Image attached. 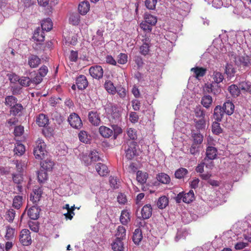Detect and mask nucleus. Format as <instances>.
Returning a JSON list of instances; mask_svg holds the SVG:
<instances>
[{"mask_svg":"<svg viewBox=\"0 0 251 251\" xmlns=\"http://www.w3.org/2000/svg\"><path fill=\"white\" fill-rule=\"evenodd\" d=\"M217 149L212 146H208L206 150V156L210 160H213L216 158Z\"/></svg>","mask_w":251,"mask_h":251,"instance_id":"nucleus-19","label":"nucleus"},{"mask_svg":"<svg viewBox=\"0 0 251 251\" xmlns=\"http://www.w3.org/2000/svg\"><path fill=\"white\" fill-rule=\"evenodd\" d=\"M157 0H146L145 5L146 7L150 10H154L155 8Z\"/></svg>","mask_w":251,"mask_h":251,"instance_id":"nucleus-53","label":"nucleus"},{"mask_svg":"<svg viewBox=\"0 0 251 251\" xmlns=\"http://www.w3.org/2000/svg\"><path fill=\"white\" fill-rule=\"evenodd\" d=\"M222 108L225 113L228 115H231L234 112V105L232 102L228 101L224 103Z\"/></svg>","mask_w":251,"mask_h":251,"instance_id":"nucleus-20","label":"nucleus"},{"mask_svg":"<svg viewBox=\"0 0 251 251\" xmlns=\"http://www.w3.org/2000/svg\"><path fill=\"white\" fill-rule=\"evenodd\" d=\"M107 113L110 115V118L113 122L120 121L121 117L120 108L116 105H111L107 108Z\"/></svg>","mask_w":251,"mask_h":251,"instance_id":"nucleus-4","label":"nucleus"},{"mask_svg":"<svg viewBox=\"0 0 251 251\" xmlns=\"http://www.w3.org/2000/svg\"><path fill=\"white\" fill-rule=\"evenodd\" d=\"M191 136L193 139V144L200 145L202 143L203 136L200 132H192Z\"/></svg>","mask_w":251,"mask_h":251,"instance_id":"nucleus-37","label":"nucleus"},{"mask_svg":"<svg viewBox=\"0 0 251 251\" xmlns=\"http://www.w3.org/2000/svg\"><path fill=\"white\" fill-rule=\"evenodd\" d=\"M212 102V98L209 95L204 96L201 100V104L206 108L210 107Z\"/></svg>","mask_w":251,"mask_h":251,"instance_id":"nucleus-39","label":"nucleus"},{"mask_svg":"<svg viewBox=\"0 0 251 251\" xmlns=\"http://www.w3.org/2000/svg\"><path fill=\"white\" fill-rule=\"evenodd\" d=\"M42 194V190L41 188L37 187L34 189L33 193L31 194L30 200L34 204H36L40 200Z\"/></svg>","mask_w":251,"mask_h":251,"instance_id":"nucleus-13","label":"nucleus"},{"mask_svg":"<svg viewBox=\"0 0 251 251\" xmlns=\"http://www.w3.org/2000/svg\"><path fill=\"white\" fill-rule=\"evenodd\" d=\"M79 140L83 143L87 144L89 142L87 133L85 131H81L78 134Z\"/></svg>","mask_w":251,"mask_h":251,"instance_id":"nucleus-52","label":"nucleus"},{"mask_svg":"<svg viewBox=\"0 0 251 251\" xmlns=\"http://www.w3.org/2000/svg\"><path fill=\"white\" fill-rule=\"evenodd\" d=\"M23 176L21 174H13V181L17 184H20L23 181Z\"/></svg>","mask_w":251,"mask_h":251,"instance_id":"nucleus-62","label":"nucleus"},{"mask_svg":"<svg viewBox=\"0 0 251 251\" xmlns=\"http://www.w3.org/2000/svg\"><path fill=\"white\" fill-rule=\"evenodd\" d=\"M43 77L38 73L33 78L30 79L31 83L35 84H38L42 82L43 80Z\"/></svg>","mask_w":251,"mask_h":251,"instance_id":"nucleus-64","label":"nucleus"},{"mask_svg":"<svg viewBox=\"0 0 251 251\" xmlns=\"http://www.w3.org/2000/svg\"><path fill=\"white\" fill-rule=\"evenodd\" d=\"M75 84L79 90H83L88 86V82L85 75H79L76 78Z\"/></svg>","mask_w":251,"mask_h":251,"instance_id":"nucleus-10","label":"nucleus"},{"mask_svg":"<svg viewBox=\"0 0 251 251\" xmlns=\"http://www.w3.org/2000/svg\"><path fill=\"white\" fill-rule=\"evenodd\" d=\"M240 88L239 86L235 84H232L228 88V91L233 97H237L240 94Z\"/></svg>","mask_w":251,"mask_h":251,"instance_id":"nucleus-31","label":"nucleus"},{"mask_svg":"<svg viewBox=\"0 0 251 251\" xmlns=\"http://www.w3.org/2000/svg\"><path fill=\"white\" fill-rule=\"evenodd\" d=\"M188 172V170L184 168H180L177 169L175 173V177L178 179L183 178L185 176Z\"/></svg>","mask_w":251,"mask_h":251,"instance_id":"nucleus-46","label":"nucleus"},{"mask_svg":"<svg viewBox=\"0 0 251 251\" xmlns=\"http://www.w3.org/2000/svg\"><path fill=\"white\" fill-rule=\"evenodd\" d=\"M23 110V106L21 103H17L11 107L10 109V114L13 116L20 115V113Z\"/></svg>","mask_w":251,"mask_h":251,"instance_id":"nucleus-34","label":"nucleus"},{"mask_svg":"<svg viewBox=\"0 0 251 251\" xmlns=\"http://www.w3.org/2000/svg\"><path fill=\"white\" fill-rule=\"evenodd\" d=\"M15 229L11 227L10 226L6 227V234L5 238L6 240H9L12 239L15 236Z\"/></svg>","mask_w":251,"mask_h":251,"instance_id":"nucleus-41","label":"nucleus"},{"mask_svg":"<svg viewBox=\"0 0 251 251\" xmlns=\"http://www.w3.org/2000/svg\"><path fill=\"white\" fill-rule=\"evenodd\" d=\"M127 62V55L125 53H121L118 56V63L125 64Z\"/></svg>","mask_w":251,"mask_h":251,"instance_id":"nucleus-58","label":"nucleus"},{"mask_svg":"<svg viewBox=\"0 0 251 251\" xmlns=\"http://www.w3.org/2000/svg\"><path fill=\"white\" fill-rule=\"evenodd\" d=\"M41 166L42 169L46 171H50L52 170L53 166H54V163L50 160L47 159L41 162Z\"/></svg>","mask_w":251,"mask_h":251,"instance_id":"nucleus-33","label":"nucleus"},{"mask_svg":"<svg viewBox=\"0 0 251 251\" xmlns=\"http://www.w3.org/2000/svg\"><path fill=\"white\" fill-rule=\"evenodd\" d=\"M168 199L166 196H162L159 198L157 204L159 208L163 209L168 204Z\"/></svg>","mask_w":251,"mask_h":251,"instance_id":"nucleus-42","label":"nucleus"},{"mask_svg":"<svg viewBox=\"0 0 251 251\" xmlns=\"http://www.w3.org/2000/svg\"><path fill=\"white\" fill-rule=\"evenodd\" d=\"M152 208L151 204L145 205L141 209V218L144 219H148L152 215Z\"/></svg>","mask_w":251,"mask_h":251,"instance_id":"nucleus-11","label":"nucleus"},{"mask_svg":"<svg viewBox=\"0 0 251 251\" xmlns=\"http://www.w3.org/2000/svg\"><path fill=\"white\" fill-rule=\"evenodd\" d=\"M70 22L73 25H78L80 22V16L78 14H73L69 18Z\"/></svg>","mask_w":251,"mask_h":251,"instance_id":"nucleus-51","label":"nucleus"},{"mask_svg":"<svg viewBox=\"0 0 251 251\" xmlns=\"http://www.w3.org/2000/svg\"><path fill=\"white\" fill-rule=\"evenodd\" d=\"M17 99L13 96H8L5 98V104L10 108L16 105L17 103Z\"/></svg>","mask_w":251,"mask_h":251,"instance_id":"nucleus-38","label":"nucleus"},{"mask_svg":"<svg viewBox=\"0 0 251 251\" xmlns=\"http://www.w3.org/2000/svg\"><path fill=\"white\" fill-rule=\"evenodd\" d=\"M104 88L110 94L114 95L116 93V89L110 80H107L104 83Z\"/></svg>","mask_w":251,"mask_h":251,"instance_id":"nucleus-30","label":"nucleus"},{"mask_svg":"<svg viewBox=\"0 0 251 251\" xmlns=\"http://www.w3.org/2000/svg\"><path fill=\"white\" fill-rule=\"evenodd\" d=\"M236 73L235 69L233 68L232 65L227 64L225 67V73L227 77H231L234 76Z\"/></svg>","mask_w":251,"mask_h":251,"instance_id":"nucleus-45","label":"nucleus"},{"mask_svg":"<svg viewBox=\"0 0 251 251\" xmlns=\"http://www.w3.org/2000/svg\"><path fill=\"white\" fill-rule=\"evenodd\" d=\"M46 145L43 140L39 139L36 142V147L34 148L33 153L35 158L39 160H43L47 154L46 150Z\"/></svg>","mask_w":251,"mask_h":251,"instance_id":"nucleus-2","label":"nucleus"},{"mask_svg":"<svg viewBox=\"0 0 251 251\" xmlns=\"http://www.w3.org/2000/svg\"><path fill=\"white\" fill-rule=\"evenodd\" d=\"M15 216V211L12 209L7 210L5 213V219L10 223L13 222Z\"/></svg>","mask_w":251,"mask_h":251,"instance_id":"nucleus-50","label":"nucleus"},{"mask_svg":"<svg viewBox=\"0 0 251 251\" xmlns=\"http://www.w3.org/2000/svg\"><path fill=\"white\" fill-rule=\"evenodd\" d=\"M195 123V127L198 130L205 129L206 126V121L204 119L202 118L199 120H194Z\"/></svg>","mask_w":251,"mask_h":251,"instance_id":"nucleus-48","label":"nucleus"},{"mask_svg":"<svg viewBox=\"0 0 251 251\" xmlns=\"http://www.w3.org/2000/svg\"><path fill=\"white\" fill-rule=\"evenodd\" d=\"M224 114L225 113L224 112L222 106L217 105L215 107L214 109V119L218 122H221L223 118Z\"/></svg>","mask_w":251,"mask_h":251,"instance_id":"nucleus-14","label":"nucleus"},{"mask_svg":"<svg viewBox=\"0 0 251 251\" xmlns=\"http://www.w3.org/2000/svg\"><path fill=\"white\" fill-rule=\"evenodd\" d=\"M89 156L90 158L91 161L96 162L100 159L98 152L95 150L91 151Z\"/></svg>","mask_w":251,"mask_h":251,"instance_id":"nucleus-59","label":"nucleus"},{"mask_svg":"<svg viewBox=\"0 0 251 251\" xmlns=\"http://www.w3.org/2000/svg\"><path fill=\"white\" fill-rule=\"evenodd\" d=\"M212 78L213 79V83L206 85V90L208 93H211L214 95H217L220 92L221 89L218 86H215L214 83L218 84L222 82L224 79V76L222 73L218 71H214L212 75Z\"/></svg>","mask_w":251,"mask_h":251,"instance_id":"nucleus-1","label":"nucleus"},{"mask_svg":"<svg viewBox=\"0 0 251 251\" xmlns=\"http://www.w3.org/2000/svg\"><path fill=\"white\" fill-rule=\"evenodd\" d=\"M127 134L129 138L131 140H134L137 138V134L135 130L132 128L127 129Z\"/></svg>","mask_w":251,"mask_h":251,"instance_id":"nucleus-60","label":"nucleus"},{"mask_svg":"<svg viewBox=\"0 0 251 251\" xmlns=\"http://www.w3.org/2000/svg\"><path fill=\"white\" fill-rule=\"evenodd\" d=\"M126 157L128 160L133 158L137 154V144L133 141H130L124 145Z\"/></svg>","mask_w":251,"mask_h":251,"instance_id":"nucleus-3","label":"nucleus"},{"mask_svg":"<svg viewBox=\"0 0 251 251\" xmlns=\"http://www.w3.org/2000/svg\"><path fill=\"white\" fill-rule=\"evenodd\" d=\"M19 240L24 246H28L31 243L30 232L27 229H23L20 232Z\"/></svg>","mask_w":251,"mask_h":251,"instance_id":"nucleus-7","label":"nucleus"},{"mask_svg":"<svg viewBox=\"0 0 251 251\" xmlns=\"http://www.w3.org/2000/svg\"><path fill=\"white\" fill-rule=\"evenodd\" d=\"M90 9V4L88 1L81 2L78 7V10L81 15H85Z\"/></svg>","mask_w":251,"mask_h":251,"instance_id":"nucleus-22","label":"nucleus"},{"mask_svg":"<svg viewBox=\"0 0 251 251\" xmlns=\"http://www.w3.org/2000/svg\"><path fill=\"white\" fill-rule=\"evenodd\" d=\"M144 19L145 23L151 25H154L157 21L156 16H154L149 13H145L144 15Z\"/></svg>","mask_w":251,"mask_h":251,"instance_id":"nucleus-26","label":"nucleus"},{"mask_svg":"<svg viewBox=\"0 0 251 251\" xmlns=\"http://www.w3.org/2000/svg\"><path fill=\"white\" fill-rule=\"evenodd\" d=\"M53 24L51 20L48 18L42 21L41 24V27L42 30L49 31L52 28Z\"/></svg>","mask_w":251,"mask_h":251,"instance_id":"nucleus-32","label":"nucleus"},{"mask_svg":"<svg viewBox=\"0 0 251 251\" xmlns=\"http://www.w3.org/2000/svg\"><path fill=\"white\" fill-rule=\"evenodd\" d=\"M156 178L158 181L163 184H169L171 181L170 177L164 173H159L157 175Z\"/></svg>","mask_w":251,"mask_h":251,"instance_id":"nucleus-29","label":"nucleus"},{"mask_svg":"<svg viewBox=\"0 0 251 251\" xmlns=\"http://www.w3.org/2000/svg\"><path fill=\"white\" fill-rule=\"evenodd\" d=\"M25 151V148L24 145L21 143H17L14 149L15 154L21 156L24 154Z\"/></svg>","mask_w":251,"mask_h":251,"instance_id":"nucleus-43","label":"nucleus"},{"mask_svg":"<svg viewBox=\"0 0 251 251\" xmlns=\"http://www.w3.org/2000/svg\"><path fill=\"white\" fill-rule=\"evenodd\" d=\"M124 241L116 238L111 244L112 250L114 251H124L125 249Z\"/></svg>","mask_w":251,"mask_h":251,"instance_id":"nucleus-18","label":"nucleus"},{"mask_svg":"<svg viewBox=\"0 0 251 251\" xmlns=\"http://www.w3.org/2000/svg\"><path fill=\"white\" fill-rule=\"evenodd\" d=\"M33 38L36 41L43 42L45 40L44 30L37 29L33 34Z\"/></svg>","mask_w":251,"mask_h":251,"instance_id":"nucleus-35","label":"nucleus"},{"mask_svg":"<svg viewBox=\"0 0 251 251\" xmlns=\"http://www.w3.org/2000/svg\"><path fill=\"white\" fill-rule=\"evenodd\" d=\"M49 119L44 114H40L36 119V123L39 126L45 127L48 125Z\"/></svg>","mask_w":251,"mask_h":251,"instance_id":"nucleus-25","label":"nucleus"},{"mask_svg":"<svg viewBox=\"0 0 251 251\" xmlns=\"http://www.w3.org/2000/svg\"><path fill=\"white\" fill-rule=\"evenodd\" d=\"M116 93H117L119 97L123 99H124L126 95V89L121 86L117 87Z\"/></svg>","mask_w":251,"mask_h":251,"instance_id":"nucleus-57","label":"nucleus"},{"mask_svg":"<svg viewBox=\"0 0 251 251\" xmlns=\"http://www.w3.org/2000/svg\"><path fill=\"white\" fill-rule=\"evenodd\" d=\"M40 209L38 207L33 206L29 208L27 212L28 217L32 220H37L39 217Z\"/></svg>","mask_w":251,"mask_h":251,"instance_id":"nucleus-17","label":"nucleus"},{"mask_svg":"<svg viewBox=\"0 0 251 251\" xmlns=\"http://www.w3.org/2000/svg\"><path fill=\"white\" fill-rule=\"evenodd\" d=\"M115 236L116 239L126 240V229L125 227L122 226H118L116 231Z\"/></svg>","mask_w":251,"mask_h":251,"instance_id":"nucleus-21","label":"nucleus"},{"mask_svg":"<svg viewBox=\"0 0 251 251\" xmlns=\"http://www.w3.org/2000/svg\"><path fill=\"white\" fill-rule=\"evenodd\" d=\"M24 131V127L22 126H19L15 127L14 133L16 136H20L23 134Z\"/></svg>","mask_w":251,"mask_h":251,"instance_id":"nucleus-63","label":"nucleus"},{"mask_svg":"<svg viewBox=\"0 0 251 251\" xmlns=\"http://www.w3.org/2000/svg\"><path fill=\"white\" fill-rule=\"evenodd\" d=\"M37 177L39 182H44L48 178V174L47 171L42 169L38 172Z\"/></svg>","mask_w":251,"mask_h":251,"instance_id":"nucleus-47","label":"nucleus"},{"mask_svg":"<svg viewBox=\"0 0 251 251\" xmlns=\"http://www.w3.org/2000/svg\"><path fill=\"white\" fill-rule=\"evenodd\" d=\"M96 170L99 175L102 176H106L109 173L106 165L101 163H98L96 164Z\"/></svg>","mask_w":251,"mask_h":251,"instance_id":"nucleus-15","label":"nucleus"},{"mask_svg":"<svg viewBox=\"0 0 251 251\" xmlns=\"http://www.w3.org/2000/svg\"><path fill=\"white\" fill-rule=\"evenodd\" d=\"M212 131L213 133L218 135L222 133V129L220 126L219 122L215 121L213 123L212 125Z\"/></svg>","mask_w":251,"mask_h":251,"instance_id":"nucleus-49","label":"nucleus"},{"mask_svg":"<svg viewBox=\"0 0 251 251\" xmlns=\"http://www.w3.org/2000/svg\"><path fill=\"white\" fill-rule=\"evenodd\" d=\"M41 60L37 55L31 54L28 57V65L31 68H36L41 64Z\"/></svg>","mask_w":251,"mask_h":251,"instance_id":"nucleus-12","label":"nucleus"},{"mask_svg":"<svg viewBox=\"0 0 251 251\" xmlns=\"http://www.w3.org/2000/svg\"><path fill=\"white\" fill-rule=\"evenodd\" d=\"M199 145L193 143L189 149L190 153L194 155L198 154L199 152Z\"/></svg>","mask_w":251,"mask_h":251,"instance_id":"nucleus-61","label":"nucleus"},{"mask_svg":"<svg viewBox=\"0 0 251 251\" xmlns=\"http://www.w3.org/2000/svg\"><path fill=\"white\" fill-rule=\"evenodd\" d=\"M120 221L123 225H127L130 221V213L127 210H123L121 212Z\"/></svg>","mask_w":251,"mask_h":251,"instance_id":"nucleus-16","label":"nucleus"},{"mask_svg":"<svg viewBox=\"0 0 251 251\" xmlns=\"http://www.w3.org/2000/svg\"><path fill=\"white\" fill-rule=\"evenodd\" d=\"M194 193L191 190L187 193H184L183 199L182 201L187 203H189L194 200Z\"/></svg>","mask_w":251,"mask_h":251,"instance_id":"nucleus-40","label":"nucleus"},{"mask_svg":"<svg viewBox=\"0 0 251 251\" xmlns=\"http://www.w3.org/2000/svg\"><path fill=\"white\" fill-rule=\"evenodd\" d=\"M89 122L94 126H98L101 123L100 113L96 111H91L88 115Z\"/></svg>","mask_w":251,"mask_h":251,"instance_id":"nucleus-9","label":"nucleus"},{"mask_svg":"<svg viewBox=\"0 0 251 251\" xmlns=\"http://www.w3.org/2000/svg\"><path fill=\"white\" fill-rule=\"evenodd\" d=\"M99 132L104 138H109L113 134V130L105 126H100Z\"/></svg>","mask_w":251,"mask_h":251,"instance_id":"nucleus-23","label":"nucleus"},{"mask_svg":"<svg viewBox=\"0 0 251 251\" xmlns=\"http://www.w3.org/2000/svg\"><path fill=\"white\" fill-rule=\"evenodd\" d=\"M19 83L25 87H27L30 85L31 83V79L28 77H22L18 80Z\"/></svg>","mask_w":251,"mask_h":251,"instance_id":"nucleus-55","label":"nucleus"},{"mask_svg":"<svg viewBox=\"0 0 251 251\" xmlns=\"http://www.w3.org/2000/svg\"><path fill=\"white\" fill-rule=\"evenodd\" d=\"M142 238L143 235L141 230L139 228H136L134 230L132 236V240L133 242L136 245H139Z\"/></svg>","mask_w":251,"mask_h":251,"instance_id":"nucleus-27","label":"nucleus"},{"mask_svg":"<svg viewBox=\"0 0 251 251\" xmlns=\"http://www.w3.org/2000/svg\"><path fill=\"white\" fill-rule=\"evenodd\" d=\"M195 114L197 118L201 119L205 118V112L203 110L201 109L200 106H197L195 109Z\"/></svg>","mask_w":251,"mask_h":251,"instance_id":"nucleus-54","label":"nucleus"},{"mask_svg":"<svg viewBox=\"0 0 251 251\" xmlns=\"http://www.w3.org/2000/svg\"><path fill=\"white\" fill-rule=\"evenodd\" d=\"M239 87L242 91L251 94V82L249 81H242L239 83Z\"/></svg>","mask_w":251,"mask_h":251,"instance_id":"nucleus-28","label":"nucleus"},{"mask_svg":"<svg viewBox=\"0 0 251 251\" xmlns=\"http://www.w3.org/2000/svg\"><path fill=\"white\" fill-rule=\"evenodd\" d=\"M68 121L70 126L76 129H80L82 126V121L78 114L73 113L70 115Z\"/></svg>","mask_w":251,"mask_h":251,"instance_id":"nucleus-5","label":"nucleus"},{"mask_svg":"<svg viewBox=\"0 0 251 251\" xmlns=\"http://www.w3.org/2000/svg\"><path fill=\"white\" fill-rule=\"evenodd\" d=\"M150 50V46L147 43H144L140 48V52L143 55L148 54Z\"/></svg>","mask_w":251,"mask_h":251,"instance_id":"nucleus-56","label":"nucleus"},{"mask_svg":"<svg viewBox=\"0 0 251 251\" xmlns=\"http://www.w3.org/2000/svg\"><path fill=\"white\" fill-rule=\"evenodd\" d=\"M191 71L194 73L196 78H199L205 75L206 69L202 67H196L191 68Z\"/></svg>","mask_w":251,"mask_h":251,"instance_id":"nucleus-24","label":"nucleus"},{"mask_svg":"<svg viewBox=\"0 0 251 251\" xmlns=\"http://www.w3.org/2000/svg\"><path fill=\"white\" fill-rule=\"evenodd\" d=\"M91 76L95 79H100L101 78L103 75V70L101 66L95 65L91 66L89 70Z\"/></svg>","mask_w":251,"mask_h":251,"instance_id":"nucleus-8","label":"nucleus"},{"mask_svg":"<svg viewBox=\"0 0 251 251\" xmlns=\"http://www.w3.org/2000/svg\"><path fill=\"white\" fill-rule=\"evenodd\" d=\"M23 199V197L21 196H15L13 201V206L17 209H20L22 205Z\"/></svg>","mask_w":251,"mask_h":251,"instance_id":"nucleus-44","label":"nucleus"},{"mask_svg":"<svg viewBox=\"0 0 251 251\" xmlns=\"http://www.w3.org/2000/svg\"><path fill=\"white\" fill-rule=\"evenodd\" d=\"M148 177V174L146 172H143L141 171H138L137 172V180L141 184H144L146 182Z\"/></svg>","mask_w":251,"mask_h":251,"instance_id":"nucleus-36","label":"nucleus"},{"mask_svg":"<svg viewBox=\"0 0 251 251\" xmlns=\"http://www.w3.org/2000/svg\"><path fill=\"white\" fill-rule=\"evenodd\" d=\"M234 61L238 66L248 68L251 66V59L248 55H236L234 57Z\"/></svg>","mask_w":251,"mask_h":251,"instance_id":"nucleus-6","label":"nucleus"}]
</instances>
